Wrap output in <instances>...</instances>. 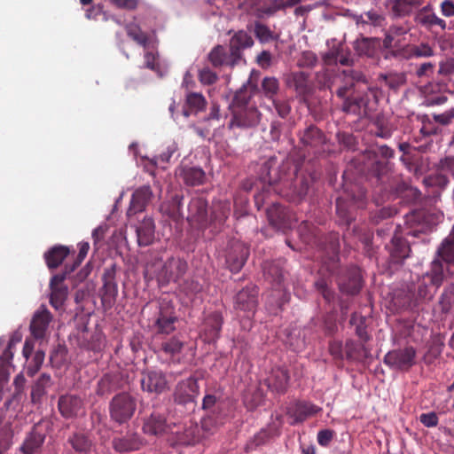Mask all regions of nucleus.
Returning <instances> with one entry per match:
<instances>
[{
    "mask_svg": "<svg viewBox=\"0 0 454 454\" xmlns=\"http://www.w3.org/2000/svg\"><path fill=\"white\" fill-rule=\"evenodd\" d=\"M416 350L412 347L394 349L384 356V363L395 370L407 371L415 364Z\"/></svg>",
    "mask_w": 454,
    "mask_h": 454,
    "instance_id": "5",
    "label": "nucleus"
},
{
    "mask_svg": "<svg viewBox=\"0 0 454 454\" xmlns=\"http://www.w3.org/2000/svg\"><path fill=\"white\" fill-rule=\"evenodd\" d=\"M232 118L229 128L247 129L256 126L261 120V114L257 107L250 104L249 100L242 94L235 96L231 106Z\"/></svg>",
    "mask_w": 454,
    "mask_h": 454,
    "instance_id": "1",
    "label": "nucleus"
},
{
    "mask_svg": "<svg viewBox=\"0 0 454 454\" xmlns=\"http://www.w3.org/2000/svg\"><path fill=\"white\" fill-rule=\"evenodd\" d=\"M301 141L305 145L317 146L325 142V137L317 127L309 126L301 135Z\"/></svg>",
    "mask_w": 454,
    "mask_h": 454,
    "instance_id": "29",
    "label": "nucleus"
},
{
    "mask_svg": "<svg viewBox=\"0 0 454 454\" xmlns=\"http://www.w3.org/2000/svg\"><path fill=\"white\" fill-rule=\"evenodd\" d=\"M43 442V437L39 434H31L24 442L21 450L25 454H33Z\"/></svg>",
    "mask_w": 454,
    "mask_h": 454,
    "instance_id": "37",
    "label": "nucleus"
},
{
    "mask_svg": "<svg viewBox=\"0 0 454 454\" xmlns=\"http://www.w3.org/2000/svg\"><path fill=\"white\" fill-rule=\"evenodd\" d=\"M165 269L168 272V279L176 281L184 274L187 265L180 259H171L166 262Z\"/></svg>",
    "mask_w": 454,
    "mask_h": 454,
    "instance_id": "32",
    "label": "nucleus"
},
{
    "mask_svg": "<svg viewBox=\"0 0 454 454\" xmlns=\"http://www.w3.org/2000/svg\"><path fill=\"white\" fill-rule=\"evenodd\" d=\"M71 444L75 450L80 452H87L91 448V443L89 439L83 434H75L71 439Z\"/></svg>",
    "mask_w": 454,
    "mask_h": 454,
    "instance_id": "48",
    "label": "nucleus"
},
{
    "mask_svg": "<svg viewBox=\"0 0 454 454\" xmlns=\"http://www.w3.org/2000/svg\"><path fill=\"white\" fill-rule=\"evenodd\" d=\"M319 410L320 409L317 406L311 404L309 403H301L298 407L299 412L301 415H303V417H308L316 414L317 412H318Z\"/></svg>",
    "mask_w": 454,
    "mask_h": 454,
    "instance_id": "64",
    "label": "nucleus"
},
{
    "mask_svg": "<svg viewBox=\"0 0 454 454\" xmlns=\"http://www.w3.org/2000/svg\"><path fill=\"white\" fill-rule=\"evenodd\" d=\"M379 80L385 82L390 89L395 90L406 82V74L403 72H389L380 74Z\"/></svg>",
    "mask_w": 454,
    "mask_h": 454,
    "instance_id": "31",
    "label": "nucleus"
},
{
    "mask_svg": "<svg viewBox=\"0 0 454 454\" xmlns=\"http://www.w3.org/2000/svg\"><path fill=\"white\" fill-rule=\"evenodd\" d=\"M113 446L114 450L119 452H126L137 450L139 442L136 437H121L114 439L113 441Z\"/></svg>",
    "mask_w": 454,
    "mask_h": 454,
    "instance_id": "34",
    "label": "nucleus"
},
{
    "mask_svg": "<svg viewBox=\"0 0 454 454\" xmlns=\"http://www.w3.org/2000/svg\"><path fill=\"white\" fill-rule=\"evenodd\" d=\"M289 375L286 369L278 366L270 372L264 382L272 392L282 394L286 390Z\"/></svg>",
    "mask_w": 454,
    "mask_h": 454,
    "instance_id": "13",
    "label": "nucleus"
},
{
    "mask_svg": "<svg viewBox=\"0 0 454 454\" xmlns=\"http://www.w3.org/2000/svg\"><path fill=\"white\" fill-rule=\"evenodd\" d=\"M128 35L132 38L138 44L145 47L148 38L147 35L141 31V29L134 24H129L126 27Z\"/></svg>",
    "mask_w": 454,
    "mask_h": 454,
    "instance_id": "45",
    "label": "nucleus"
},
{
    "mask_svg": "<svg viewBox=\"0 0 454 454\" xmlns=\"http://www.w3.org/2000/svg\"><path fill=\"white\" fill-rule=\"evenodd\" d=\"M168 429V426L166 425L165 419L158 413H153L143 427L144 432L152 435L160 434Z\"/></svg>",
    "mask_w": 454,
    "mask_h": 454,
    "instance_id": "23",
    "label": "nucleus"
},
{
    "mask_svg": "<svg viewBox=\"0 0 454 454\" xmlns=\"http://www.w3.org/2000/svg\"><path fill=\"white\" fill-rule=\"evenodd\" d=\"M52 320L51 312L44 307L41 306L37 309L30 323V332L35 339H43L46 335L49 325Z\"/></svg>",
    "mask_w": 454,
    "mask_h": 454,
    "instance_id": "10",
    "label": "nucleus"
},
{
    "mask_svg": "<svg viewBox=\"0 0 454 454\" xmlns=\"http://www.w3.org/2000/svg\"><path fill=\"white\" fill-rule=\"evenodd\" d=\"M317 62V55L309 51L301 53L298 65L301 67H313Z\"/></svg>",
    "mask_w": 454,
    "mask_h": 454,
    "instance_id": "50",
    "label": "nucleus"
},
{
    "mask_svg": "<svg viewBox=\"0 0 454 454\" xmlns=\"http://www.w3.org/2000/svg\"><path fill=\"white\" fill-rule=\"evenodd\" d=\"M257 306V291L254 288H244L235 297V309L253 315Z\"/></svg>",
    "mask_w": 454,
    "mask_h": 454,
    "instance_id": "14",
    "label": "nucleus"
},
{
    "mask_svg": "<svg viewBox=\"0 0 454 454\" xmlns=\"http://www.w3.org/2000/svg\"><path fill=\"white\" fill-rule=\"evenodd\" d=\"M454 243L448 237L443 240L441 247L437 250L438 256L441 257L446 262H451L454 261Z\"/></svg>",
    "mask_w": 454,
    "mask_h": 454,
    "instance_id": "40",
    "label": "nucleus"
},
{
    "mask_svg": "<svg viewBox=\"0 0 454 454\" xmlns=\"http://www.w3.org/2000/svg\"><path fill=\"white\" fill-rule=\"evenodd\" d=\"M69 254V248L65 246H58L52 247L50 251L45 253L44 258L47 266L51 269L57 268L62 263L65 258Z\"/></svg>",
    "mask_w": 454,
    "mask_h": 454,
    "instance_id": "26",
    "label": "nucleus"
},
{
    "mask_svg": "<svg viewBox=\"0 0 454 454\" xmlns=\"http://www.w3.org/2000/svg\"><path fill=\"white\" fill-rule=\"evenodd\" d=\"M137 409L135 397L128 393L114 395L110 403V416L119 424L130 419Z\"/></svg>",
    "mask_w": 454,
    "mask_h": 454,
    "instance_id": "3",
    "label": "nucleus"
},
{
    "mask_svg": "<svg viewBox=\"0 0 454 454\" xmlns=\"http://www.w3.org/2000/svg\"><path fill=\"white\" fill-rule=\"evenodd\" d=\"M424 0H393L392 12L396 16H405L411 12L413 8L422 5Z\"/></svg>",
    "mask_w": 454,
    "mask_h": 454,
    "instance_id": "27",
    "label": "nucleus"
},
{
    "mask_svg": "<svg viewBox=\"0 0 454 454\" xmlns=\"http://www.w3.org/2000/svg\"><path fill=\"white\" fill-rule=\"evenodd\" d=\"M264 274L267 278H270L277 285H280L283 279L282 270L275 264H270L264 268Z\"/></svg>",
    "mask_w": 454,
    "mask_h": 454,
    "instance_id": "51",
    "label": "nucleus"
},
{
    "mask_svg": "<svg viewBox=\"0 0 454 454\" xmlns=\"http://www.w3.org/2000/svg\"><path fill=\"white\" fill-rule=\"evenodd\" d=\"M329 351L331 355L336 359H343L346 357L345 351H343L342 342L340 340H333L329 345Z\"/></svg>",
    "mask_w": 454,
    "mask_h": 454,
    "instance_id": "52",
    "label": "nucleus"
},
{
    "mask_svg": "<svg viewBox=\"0 0 454 454\" xmlns=\"http://www.w3.org/2000/svg\"><path fill=\"white\" fill-rule=\"evenodd\" d=\"M364 320L365 318L363 316L355 313L351 316L350 324L356 325V333L359 339L363 341H368L370 340V335L366 331Z\"/></svg>",
    "mask_w": 454,
    "mask_h": 454,
    "instance_id": "38",
    "label": "nucleus"
},
{
    "mask_svg": "<svg viewBox=\"0 0 454 454\" xmlns=\"http://www.w3.org/2000/svg\"><path fill=\"white\" fill-rule=\"evenodd\" d=\"M427 275L430 276L431 283L434 286H439L442 284L443 279V270L442 266L438 260H434L432 262L431 271Z\"/></svg>",
    "mask_w": 454,
    "mask_h": 454,
    "instance_id": "47",
    "label": "nucleus"
},
{
    "mask_svg": "<svg viewBox=\"0 0 454 454\" xmlns=\"http://www.w3.org/2000/svg\"><path fill=\"white\" fill-rule=\"evenodd\" d=\"M345 78L348 81L367 84V79L361 71L348 70L344 72Z\"/></svg>",
    "mask_w": 454,
    "mask_h": 454,
    "instance_id": "56",
    "label": "nucleus"
},
{
    "mask_svg": "<svg viewBox=\"0 0 454 454\" xmlns=\"http://www.w3.org/2000/svg\"><path fill=\"white\" fill-rule=\"evenodd\" d=\"M420 422L427 427H435L438 424V417L434 412L423 413L419 417Z\"/></svg>",
    "mask_w": 454,
    "mask_h": 454,
    "instance_id": "62",
    "label": "nucleus"
},
{
    "mask_svg": "<svg viewBox=\"0 0 454 454\" xmlns=\"http://www.w3.org/2000/svg\"><path fill=\"white\" fill-rule=\"evenodd\" d=\"M316 287L322 293V295L327 301L333 299V293L328 288L325 280L319 279L315 283Z\"/></svg>",
    "mask_w": 454,
    "mask_h": 454,
    "instance_id": "61",
    "label": "nucleus"
},
{
    "mask_svg": "<svg viewBox=\"0 0 454 454\" xmlns=\"http://www.w3.org/2000/svg\"><path fill=\"white\" fill-rule=\"evenodd\" d=\"M184 347L183 341L177 338H172L161 344L162 350L169 356L179 354Z\"/></svg>",
    "mask_w": 454,
    "mask_h": 454,
    "instance_id": "46",
    "label": "nucleus"
},
{
    "mask_svg": "<svg viewBox=\"0 0 454 454\" xmlns=\"http://www.w3.org/2000/svg\"><path fill=\"white\" fill-rule=\"evenodd\" d=\"M339 286L341 292L348 294H357L361 287V275L358 269L354 268L348 272V282L346 279L340 278Z\"/></svg>",
    "mask_w": 454,
    "mask_h": 454,
    "instance_id": "22",
    "label": "nucleus"
},
{
    "mask_svg": "<svg viewBox=\"0 0 454 454\" xmlns=\"http://www.w3.org/2000/svg\"><path fill=\"white\" fill-rule=\"evenodd\" d=\"M407 51L408 57L427 58L434 55L433 49L427 43L410 46Z\"/></svg>",
    "mask_w": 454,
    "mask_h": 454,
    "instance_id": "42",
    "label": "nucleus"
},
{
    "mask_svg": "<svg viewBox=\"0 0 454 454\" xmlns=\"http://www.w3.org/2000/svg\"><path fill=\"white\" fill-rule=\"evenodd\" d=\"M45 353L43 350H37L27 367V374L30 377L35 376L44 362Z\"/></svg>",
    "mask_w": 454,
    "mask_h": 454,
    "instance_id": "41",
    "label": "nucleus"
},
{
    "mask_svg": "<svg viewBox=\"0 0 454 454\" xmlns=\"http://www.w3.org/2000/svg\"><path fill=\"white\" fill-rule=\"evenodd\" d=\"M199 395V387L194 378L184 380L176 387L174 398L178 403L186 404L193 403Z\"/></svg>",
    "mask_w": 454,
    "mask_h": 454,
    "instance_id": "8",
    "label": "nucleus"
},
{
    "mask_svg": "<svg viewBox=\"0 0 454 454\" xmlns=\"http://www.w3.org/2000/svg\"><path fill=\"white\" fill-rule=\"evenodd\" d=\"M198 77L200 82L204 85H211L218 79L217 74L207 67H203L199 71Z\"/></svg>",
    "mask_w": 454,
    "mask_h": 454,
    "instance_id": "49",
    "label": "nucleus"
},
{
    "mask_svg": "<svg viewBox=\"0 0 454 454\" xmlns=\"http://www.w3.org/2000/svg\"><path fill=\"white\" fill-rule=\"evenodd\" d=\"M141 387L144 391L160 394L168 388V381L162 372L151 371L143 373Z\"/></svg>",
    "mask_w": 454,
    "mask_h": 454,
    "instance_id": "11",
    "label": "nucleus"
},
{
    "mask_svg": "<svg viewBox=\"0 0 454 454\" xmlns=\"http://www.w3.org/2000/svg\"><path fill=\"white\" fill-rule=\"evenodd\" d=\"M454 118V108H451L442 114H434L433 119L442 125H448Z\"/></svg>",
    "mask_w": 454,
    "mask_h": 454,
    "instance_id": "59",
    "label": "nucleus"
},
{
    "mask_svg": "<svg viewBox=\"0 0 454 454\" xmlns=\"http://www.w3.org/2000/svg\"><path fill=\"white\" fill-rule=\"evenodd\" d=\"M176 317L175 316L172 308H162L160 309L159 317L155 322L157 333L163 334H169L175 331V323Z\"/></svg>",
    "mask_w": 454,
    "mask_h": 454,
    "instance_id": "18",
    "label": "nucleus"
},
{
    "mask_svg": "<svg viewBox=\"0 0 454 454\" xmlns=\"http://www.w3.org/2000/svg\"><path fill=\"white\" fill-rule=\"evenodd\" d=\"M186 103L196 111L204 110L207 105L206 98L201 93L192 92L186 96Z\"/></svg>",
    "mask_w": 454,
    "mask_h": 454,
    "instance_id": "43",
    "label": "nucleus"
},
{
    "mask_svg": "<svg viewBox=\"0 0 454 454\" xmlns=\"http://www.w3.org/2000/svg\"><path fill=\"white\" fill-rule=\"evenodd\" d=\"M261 179L264 184H268L269 185H274L282 179L279 176L276 162L270 160L262 166Z\"/></svg>",
    "mask_w": 454,
    "mask_h": 454,
    "instance_id": "28",
    "label": "nucleus"
},
{
    "mask_svg": "<svg viewBox=\"0 0 454 454\" xmlns=\"http://www.w3.org/2000/svg\"><path fill=\"white\" fill-rule=\"evenodd\" d=\"M50 384H51V376L49 374L43 373L41 375V377L36 381L33 392H38L41 394L44 391L45 387L50 386Z\"/></svg>",
    "mask_w": 454,
    "mask_h": 454,
    "instance_id": "63",
    "label": "nucleus"
},
{
    "mask_svg": "<svg viewBox=\"0 0 454 454\" xmlns=\"http://www.w3.org/2000/svg\"><path fill=\"white\" fill-rule=\"evenodd\" d=\"M207 201L202 198H192L188 205L187 220L199 227H206L207 221Z\"/></svg>",
    "mask_w": 454,
    "mask_h": 454,
    "instance_id": "12",
    "label": "nucleus"
},
{
    "mask_svg": "<svg viewBox=\"0 0 454 454\" xmlns=\"http://www.w3.org/2000/svg\"><path fill=\"white\" fill-rule=\"evenodd\" d=\"M223 318L219 312L208 315L203 324V331L207 341H213L218 338L222 328Z\"/></svg>",
    "mask_w": 454,
    "mask_h": 454,
    "instance_id": "20",
    "label": "nucleus"
},
{
    "mask_svg": "<svg viewBox=\"0 0 454 454\" xmlns=\"http://www.w3.org/2000/svg\"><path fill=\"white\" fill-rule=\"evenodd\" d=\"M183 290L188 296H192L199 294L202 290V286L199 282L191 280L184 283Z\"/></svg>",
    "mask_w": 454,
    "mask_h": 454,
    "instance_id": "58",
    "label": "nucleus"
},
{
    "mask_svg": "<svg viewBox=\"0 0 454 454\" xmlns=\"http://www.w3.org/2000/svg\"><path fill=\"white\" fill-rule=\"evenodd\" d=\"M176 151V147L174 145L168 146L165 152L160 154L159 157H155L151 160V163L153 165H158L159 161H161L163 163L168 162L170 158L172 157L173 153Z\"/></svg>",
    "mask_w": 454,
    "mask_h": 454,
    "instance_id": "60",
    "label": "nucleus"
},
{
    "mask_svg": "<svg viewBox=\"0 0 454 454\" xmlns=\"http://www.w3.org/2000/svg\"><path fill=\"white\" fill-rule=\"evenodd\" d=\"M370 351L364 344L356 343L352 340H348L345 344L346 358L350 360H357L362 357H367Z\"/></svg>",
    "mask_w": 454,
    "mask_h": 454,
    "instance_id": "30",
    "label": "nucleus"
},
{
    "mask_svg": "<svg viewBox=\"0 0 454 454\" xmlns=\"http://www.w3.org/2000/svg\"><path fill=\"white\" fill-rule=\"evenodd\" d=\"M272 100H273V105L275 106V109H276L278 114L281 118H286L290 114V111H291V106L288 104V102L283 101V100H276V99H272Z\"/></svg>",
    "mask_w": 454,
    "mask_h": 454,
    "instance_id": "54",
    "label": "nucleus"
},
{
    "mask_svg": "<svg viewBox=\"0 0 454 454\" xmlns=\"http://www.w3.org/2000/svg\"><path fill=\"white\" fill-rule=\"evenodd\" d=\"M392 245L391 256L395 262L403 261L409 256L410 247L404 240L400 238H394Z\"/></svg>",
    "mask_w": 454,
    "mask_h": 454,
    "instance_id": "33",
    "label": "nucleus"
},
{
    "mask_svg": "<svg viewBox=\"0 0 454 454\" xmlns=\"http://www.w3.org/2000/svg\"><path fill=\"white\" fill-rule=\"evenodd\" d=\"M207 59L215 67H219L223 65L234 67L231 64V52L227 54L225 49L222 45L215 46L208 53Z\"/></svg>",
    "mask_w": 454,
    "mask_h": 454,
    "instance_id": "25",
    "label": "nucleus"
},
{
    "mask_svg": "<svg viewBox=\"0 0 454 454\" xmlns=\"http://www.w3.org/2000/svg\"><path fill=\"white\" fill-rule=\"evenodd\" d=\"M434 14L435 12H434L433 6L428 4L426 6L420 8L415 13L414 20L416 23L421 25L422 27L431 28V23Z\"/></svg>",
    "mask_w": 454,
    "mask_h": 454,
    "instance_id": "35",
    "label": "nucleus"
},
{
    "mask_svg": "<svg viewBox=\"0 0 454 454\" xmlns=\"http://www.w3.org/2000/svg\"><path fill=\"white\" fill-rule=\"evenodd\" d=\"M67 270L63 274L55 275L50 282L51 297L50 303L56 309H60L68 295V288L64 284Z\"/></svg>",
    "mask_w": 454,
    "mask_h": 454,
    "instance_id": "7",
    "label": "nucleus"
},
{
    "mask_svg": "<svg viewBox=\"0 0 454 454\" xmlns=\"http://www.w3.org/2000/svg\"><path fill=\"white\" fill-rule=\"evenodd\" d=\"M262 87L264 95L270 99H274V96L279 90V83L274 77H266L262 81Z\"/></svg>",
    "mask_w": 454,
    "mask_h": 454,
    "instance_id": "44",
    "label": "nucleus"
},
{
    "mask_svg": "<svg viewBox=\"0 0 454 454\" xmlns=\"http://www.w3.org/2000/svg\"><path fill=\"white\" fill-rule=\"evenodd\" d=\"M82 409V401L76 395H66L59 400V410L66 418L77 416Z\"/></svg>",
    "mask_w": 454,
    "mask_h": 454,
    "instance_id": "17",
    "label": "nucleus"
},
{
    "mask_svg": "<svg viewBox=\"0 0 454 454\" xmlns=\"http://www.w3.org/2000/svg\"><path fill=\"white\" fill-rule=\"evenodd\" d=\"M256 38L262 43H266L278 38L270 27L262 23L256 22L254 29Z\"/></svg>",
    "mask_w": 454,
    "mask_h": 454,
    "instance_id": "36",
    "label": "nucleus"
},
{
    "mask_svg": "<svg viewBox=\"0 0 454 454\" xmlns=\"http://www.w3.org/2000/svg\"><path fill=\"white\" fill-rule=\"evenodd\" d=\"M230 212L231 207L228 203L219 202L215 204L211 215V221L222 223L229 216Z\"/></svg>",
    "mask_w": 454,
    "mask_h": 454,
    "instance_id": "39",
    "label": "nucleus"
},
{
    "mask_svg": "<svg viewBox=\"0 0 454 454\" xmlns=\"http://www.w3.org/2000/svg\"><path fill=\"white\" fill-rule=\"evenodd\" d=\"M90 249V245L88 242H82L79 244V254L77 255V261L74 264L67 270V273H70L75 270V268L80 265V263L85 259Z\"/></svg>",
    "mask_w": 454,
    "mask_h": 454,
    "instance_id": "53",
    "label": "nucleus"
},
{
    "mask_svg": "<svg viewBox=\"0 0 454 454\" xmlns=\"http://www.w3.org/2000/svg\"><path fill=\"white\" fill-rule=\"evenodd\" d=\"M452 302H454V287L447 290L442 294L441 301L442 310L448 312L450 309Z\"/></svg>",
    "mask_w": 454,
    "mask_h": 454,
    "instance_id": "57",
    "label": "nucleus"
},
{
    "mask_svg": "<svg viewBox=\"0 0 454 454\" xmlns=\"http://www.w3.org/2000/svg\"><path fill=\"white\" fill-rule=\"evenodd\" d=\"M211 425L212 419H205L202 420L200 427L199 425H191L188 427H185L182 432H173L171 430V433L176 434V443L182 445H193L214 433V430L209 427Z\"/></svg>",
    "mask_w": 454,
    "mask_h": 454,
    "instance_id": "4",
    "label": "nucleus"
},
{
    "mask_svg": "<svg viewBox=\"0 0 454 454\" xmlns=\"http://www.w3.org/2000/svg\"><path fill=\"white\" fill-rule=\"evenodd\" d=\"M267 217L270 223L278 230L293 227L291 214L279 204L274 203L267 208Z\"/></svg>",
    "mask_w": 454,
    "mask_h": 454,
    "instance_id": "9",
    "label": "nucleus"
},
{
    "mask_svg": "<svg viewBox=\"0 0 454 454\" xmlns=\"http://www.w3.org/2000/svg\"><path fill=\"white\" fill-rule=\"evenodd\" d=\"M334 436V432L330 429L320 430L317 433V442L323 447L329 445Z\"/></svg>",
    "mask_w": 454,
    "mask_h": 454,
    "instance_id": "55",
    "label": "nucleus"
},
{
    "mask_svg": "<svg viewBox=\"0 0 454 454\" xmlns=\"http://www.w3.org/2000/svg\"><path fill=\"white\" fill-rule=\"evenodd\" d=\"M153 196V193L149 185H143L137 188L132 194L130 205L127 212L128 215H135L145 210Z\"/></svg>",
    "mask_w": 454,
    "mask_h": 454,
    "instance_id": "16",
    "label": "nucleus"
},
{
    "mask_svg": "<svg viewBox=\"0 0 454 454\" xmlns=\"http://www.w3.org/2000/svg\"><path fill=\"white\" fill-rule=\"evenodd\" d=\"M247 256L248 248L242 243H234L226 256V263L231 271H239L244 266Z\"/></svg>",
    "mask_w": 454,
    "mask_h": 454,
    "instance_id": "15",
    "label": "nucleus"
},
{
    "mask_svg": "<svg viewBox=\"0 0 454 454\" xmlns=\"http://www.w3.org/2000/svg\"><path fill=\"white\" fill-rule=\"evenodd\" d=\"M286 84L294 88L299 95H306L309 92L308 75L304 72H295L290 74L286 78Z\"/></svg>",
    "mask_w": 454,
    "mask_h": 454,
    "instance_id": "24",
    "label": "nucleus"
},
{
    "mask_svg": "<svg viewBox=\"0 0 454 454\" xmlns=\"http://www.w3.org/2000/svg\"><path fill=\"white\" fill-rule=\"evenodd\" d=\"M380 90L377 87L367 86L364 96L346 98L342 109L347 113L370 115L377 108Z\"/></svg>",
    "mask_w": 454,
    "mask_h": 454,
    "instance_id": "2",
    "label": "nucleus"
},
{
    "mask_svg": "<svg viewBox=\"0 0 454 454\" xmlns=\"http://www.w3.org/2000/svg\"><path fill=\"white\" fill-rule=\"evenodd\" d=\"M176 176L192 186L200 185L204 183L206 174L201 168L184 166L176 170Z\"/></svg>",
    "mask_w": 454,
    "mask_h": 454,
    "instance_id": "19",
    "label": "nucleus"
},
{
    "mask_svg": "<svg viewBox=\"0 0 454 454\" xmlns=\"http://www.w3.org/2000/svg\"><path fill=\"white\" fill-rule=\"evenodd\" d=\"M254 45L252 36L244 30L236 32L230 39L229 48L231 51V64L238 65L243 60L242 51Z\"/></svg>",
    "mask_w": 454,
    "mask_h": 454,
    "instance_id": "6",
    "label": "nucleus"
},
{
    "mask_svg": "<svg viewBox=\"0 0 454 454\" xmlns=\"http://www.w3.org/2000/svg\"><path fill=\"white\" fill-rule=\"evenodd\" d=\"M154 223L152 218H145L137 227L136 233L139 246H148L154 239Z\"/></svg>",
    "mask_w": 454,
    "mask_h": 454,
    "instance_id": "21",
    "label": "nucleus"
}]
</instances>
